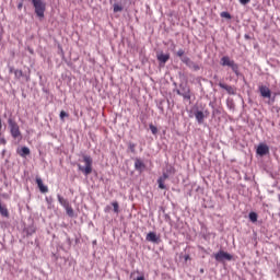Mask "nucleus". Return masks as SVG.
Instances as JSON below:
<instances>
[{"instance_id":"1","label":"nucleus","mask_w":280,"mask_h":280,"mask_svg":"<svg viewBox=\"0 0 280 280\" xmlns=\"http://www.w3.org/2000/svg\"><path fill=\"white\" fill-rule=\"evenodd\" d=\"M83 162L85 166L78 164L79 172H82L84 176H89V174L93 173V158L90 155H83Z\"/></svg>"},{"instance_id":"2","label":"nucleus","mask_w":280,"mask_h":280,"mask_svg":"<svg viewBox=\"0 0 280 280\" xmlns=\"http://www.w3.org/2000/svg\"><path fill=\"white\" fill-rule=\"evenodd\" d=\"M221 67H230L235 75H240V66L229 56H223L221 58Z\"/></svg>"},{"instance_id":"3","label":"nucleus","mask_w":280,"mask_h":280,"mask_svg":"<svg viewBox=\"0 0 280 280\" xmlns=\"http://www.w3.org/2000/svg\"><path fill=\"white\" fill-rule=\"evenodd\" d=\"M32 3L35 8V14H37L39 19H43V16H45V4L43 0H32Z\"/></svg>"},{"instance_id":"4","label":"nucleus","mask_w":280,"mask_h":280,"mask_svg":"<svg viewBox=\"0 0 280 280\" xmlns=\"http://www.w3.org/2000/svg\"><path fill=\"white\" fill-rule=\"evenodd\" d=\"M8 124L10 127L11 137H13V139H19V137H21V129L19 128V124L12 119H9Z\"/></svg>"},{"instance_id":"5","label":"nucleus","mask_w":280,"mask_h":280,"mask_svg":"<svg viewBox=\"0 0 280 280\" xmlns=\"http://www.w3.org/2000/svg\"><path fill=\"white\" fill-rule=\"evenodd\" d=\"M214 259L217 261H224V259H226V261H231V259H233V256L224 250H220L214 255Z\"/></svg>"},{"instance_id":"6","label":"nucleus","mask_w":280,"mask_h":280,"mask_svg":"<svg viewBox=\"0 0 280 280\" xmlns=\"http://www.w3.org/2000/svg\"><path fill=\"white\" fill-rule=\"evenodd\" d=\"M256 152L259 154V156H266V154L270 152V148H268V144L260 143Z\"/></svg>"},{"instance_id":"7","label":"nucleus","mask_w":280,"mask_h":280,"mask_svg":"<svg viewBox=\"0 0 280 280\" xmlns=\"http://www.w3.org/2000/svg\"><path fill=\"white\" fill-rule=\"evenodd\" d=\"M36 185L42 194H47L49 188L43 184V179L40 177H36Z\"/></svg>"},{"instance_id":"8","label":"nucleus","mask_w":280,"mask_h":280,"mask_svg":"<svg viewBox=\"0 0 280 280\" xmlns=\"http://www.w3.org/2000/svg\"><path fill=\"white\" fill-rule=\"evenodd\" d=\"M147 242H152L153 244H159V236L154 232H149L145 237Z\"/></svg>"},{"instance_id":"9","label":"nucleus","mask_w":280,"mask_h":280,"mask_svg":"<svg viewBox=\"0 0 280 280\" xmlns=\"http://www.w3.org/2000/svg\"><path fill=\"white\" fill-rule=\"evenodd\" d=\"M220 89H224L229 95H235V88L224 84V83H219Z\"/></svg>"},{"instance_id":"10","label":"nucleus","mask_w":280,"mask_h":280,"mask_svg":"<svg viewBox=\"0 0 280 280\" xmlns=\"http://www.w3.org/2000/svg\"><path fill=\"white\" fill-rule=\"evenodd\" d=\"M259 92L261 97H271L272 93L270 92V89L268 86L261 85L259 88Z\"/></svg>"},{"instance_id":"11","label":"nucleus","mask_w":280,"mask_h":280,"mask_svg":"<svg viewBox=\"0 0 280 280\" xmlns=\"http://www.w3.org/2000/svg\"><path fill=\"white\" fill-rule=\"evenodd\" d=\"M156 58H158L159 62H161L162 65H165V62H167V60H170V54L160 52L156 55Z\"/></svg>"},{"instance_id":"12","label":"nucleus","mask_w":280,"mask_h":280,"mask_svg":"<svg viewBox=\"0 0 280 280\" xmlns=\"http://www.w3.org/2000/svg\"><path fill=\"white\" fill-rule=\"evenodd\" d=\"M30 148L27 147H22L20 151H18V154L22 156V159H25V156H30Z\"/></svg>"},{"instance_id":"13","label":"nucleus","mask_w":280,"mask_h":280,"mask_svg":"<svg viewBox=\"0 0 280 280\" xmlns=\"http://www.w3.org/2000/svg\"><path fill=\"white\" fill-rule=\"evenodd\" d=\"M135 168L138 170V172H141L142 170H145V164L140 159H137L135 162Z\"/></svg>"},{"instance_id":"14","label":"nucleus","mask_w":280,"mask_h":280,"mask_svg":"<svg viewBox=\"0 0 280 280\" xmlns=\"http://www.w3.org/2000/svg\"><path fill=\"white\" fill-rule=\"evenodd\" d=\"M195 117H196L198 124H202L205 121V113H202V110L196 112Z\"/></svg>"},{"instance_id":"15","label":"nucleus","mask_w":280,"mask_h":280,"mask_svg":"<svg viewBox=\"0 0 280 280\" xmlns=\"http://www.w3.org/2000/svg\"><path fill=\"white\" fill-rule=\"evenodd\" d=\"M0 214L3 215V218H8L10 215L8 208H5V206L1 205V202H0Z\"/></svg>"},{"instance_id":"16","label":"nucleus","mask_w":280,"mask_h":280,"mask_svg":"<svg viewBox=\"0 0 280 280\" xmlns=\"http://www.w3.org/2000/svg\"><path fill=\"white\" fill-rule=\"evenodd\" d=\"M58 202L61 205V207H68L69 201L67 199H65L62 196L58 195Z\"/></svg>"},{"instance_id":"17","label":"nucleus","mask_w":280,"mask_h":280,"mask_svg":"<svg viewBox=\"0 0 280 280\" xmlns=\"http://www.w3.org/2000/svg\"><path fill=\"white\" fill-rule=\"evenodd\" d=\"M66 211H67V214L70 217V218H73V208L71 207V205H68L65 207Z\"/></svg>"},{"instance_id":"18","label":"nucleus","mask_w":280,"mask_h":280,"mask_svg":"<svg viewBox=\"0 0 280 280\" xmlns=\"http://www.w3.org/2000/svg\"><path fill=\"white\" fill-rule=\"evenodd\" d=\"M112 207L114 208V213H119V202L113 201Z\"/></svg>"},{"instance_id":"19","label":"nucleus","mask_w":280,"mask_h":280,"mask_svg":"<svg viewBox=\"0 0 280 280\" xmlns=\"http://www.w3.org/2000/svg\"><path fill=\"white\" fill-rule=\"evenodd\" d=\"M166 174H167L168 176L176 174V168H175L174 166H170V167L166 170Z\"/></svg>"},{"instance_id":"20","label":"nucleus","mask_w":280,"mask_h":280,"mask_svg":"<svg viewBox=\"0 0 280 280\" xmlns=\"http://www.w3.org/2000/svg\"><path fill=\"white\" fill-rule=\"evenodd\" d=\"M124 11V7H121V4H114V12H122Z\"/></svg>"},{"instance_id":"21","label":"nucleus","mask_w":280,"mask_h":280,"mask_svg":"<svg viewBox=\"0 0 280 280\" xmlns=\"http://www.w3.org/2000/svg\"><path fill=\"white\" fill-rule=\"evenodd\" d=\"M14 75L18 80H21V78H23V70H15Z\"/></svg>"},{"instance_id":"22","label":"nucleus","mask_w":280,"mask_h":280,"mask_svg":"<svg viewBox=\"0 0 280 280\" xmlns=\"http://www.w3.org/2000/svg\"><path fill=\"white\" fill-rule=\"evenodd\" d=\"M249 220H250V222H257V213L256 212H250L249 213Z\"/></svg>"},{"instance_id":"23","label":"nucleus","mask_w":280,"mask_h":280,"mask_svg":"<svg viewBox=\"0 0 280 280\" xmlns=\"http://www.w3.org/2000/svg\"><path fill=\"white\" fill-rule=\"evenodd\" d=\"M149 128H150L152 135H156L159 132V129L154 125H150Z\"/></svg>"},{"instance_id":"24","label":"nucleus","mask_w":280,"mask_h":280,"mask_svg":"<svg viewBox=\"0 0 280 280\" xmlns=\"http://www.w3.org/2000/svg\"><path fill=\"white\" fill-rule=\"evenodd\" d=\"M158 185L160 189H165V182L163 179H158Z\"/></svg>"},{"instance_id":"25","label":"nucleus","mask_w":280,"mask_h":280,"mask_svg":"<svg viewBox=\"0 0 280 280\" xmlns=\"http://www.w3.org/2000/svg\"><path fill=\"white\" fill-rule=\"evenodd\" d=\"M170 178V175L167 173H163L161 177H159L160 180H163L164 183Z\"/></svg>"},{"instance_id":"26","label":"nucleus","mask_w":280,"mask_h":280,"mask_svg":"<svg viewBox=\"0 0 280 280\" xmlns=\"http://www.w3.org/2000/svg\"><path fill=\"white\" fill-rule=\"evenodd\" d=\"M222 19H231V13L229 12H222L221 13Z\"/></svg>"},{"instance_id":"27","label":"nucleus","mask_w":280,"mask_h":280,"mask_svg":"<svg viewBox=\"0 0 280 280\" xmlns=\"http://www.w3.org/2000/svg\"><path fill=\"white\" fill-rule=\"evenodd\" d=\"M59 117H60V119H65V117H69V114H67V112H65V110H61Z\"/></svg>"},{"instance_id":"28","label":"nucleus","mask_w":280,"mask_h":280,"mask_svg":"<svg viewBox=\"0 0 280 280\" xmlns=\"http://www.w3.org/2000/svg\"><path fill=\"white\" fill-rule=\"evenodd\" d=\"M177 56H178V58H183V56H185V50L179 49V50L177 51Z\"/></svg>"},{"instance_id":"29","label":"nucleus","mask_w":280,"mask_h":280,"mask_svg":"<svg viewBox=\"0 0 280 280\" xmlns=\"http://www.w3.org/2000/svg\"><path fill=\"white\" fill-rule=\"evenodd\" d=\"M240 3L242 5H247V3H250V0H240Z\"/></svg>"},{"instance_id":"30","label":"nucleus","mask_w":280,"mask_h":280,"mask_svg":"<svg viewBox=\"0 0 280 280\" xmlns=\"http://www.w3.org/2000/svg\"><path fill=\"white\" fill-rule=\"evenodd\" d=\"M135 148H136L135 143H130V144H129V150H130L131 152H135Z\"/></svg>"},{"instance_id":"31","label":"nucleus","mask_w":280,"mask_h":280,"mask_svg":"<svg viewBox=\"0 0 280 280\" xmlns=\"http://www.w3.org/2000/svg\"><path fill=\"white\" fill-rule=\"evenodd\" d=\"M184 259H185V261H189V259H191V257L189 255H185Z\"/></svg>"},{"instance_id":"32","label":"nucleus","mask_w":280,"mask_h":280,"mask_svg":"<svg viewBox=\"0 0 280 280\" xmlns=\"http://www.w3.org/2000/svg\"><path fill=\"white\" fill-rule=\"evenodd\" d=\"M136 280H145V277L140 276V277H138Z\"/></svg>"},{"instance_id":"33","label":"nucleus","mask_w":280,"mask_h":280,"mask_svg":"<svg viewBox=\"0 0 280 280\" xmlns=\"http://www.w3.org/2000/svg\"><path fill=\"white\" fill-rule=\"evenodd\" d=\"M0 143H2L3 145H5V139H0Z\"/></svg>"},{"instance_id":"34","label":"nucleus","mask_w":280,"mask_h":280,"mask_svg":"<svg viewBox=\"0 0 280 280\" xmlns=\"http://www.w3.org/2000/svg\"><path fill=\"white\" fill-rule=\"evenodd\" d=\"M23 8V3L18 4V10H21Z\"/></svg>"},{"instance_id":"35","label":"nucleus","mask_w":280,"mask_h":280,"mask_svg":"<svg viewBox=\"0 0 280 280\" xmlns=\"http://www.w3.org/2000/svg\"><path fill=\"white\" fill-rule=\"evenodd\" d=\"M1 128H3V125L1 124V118H0V130H1Z\"/></svg>"},{"instance_id":"36","label":"nucleus","mask_w":280,"mask_h":280,"mask_svg":"<svg viewBox=\"0 0 280 280\" xmlns=\"http://www.w3.org/2000/svg\"><path fill=\"white\" fill-rule=\"evenodd\" d=\"M200 248V250H205V247H199Z\"/></svg>"},{"instance_id":"37","label":"nucleus","mask_w":280,"mask_h":280,"mask_svg":"<svg viewBox=\"0 0 280 280\" xmlns=\"http://www.w3.org/2000/svg\"><path fill=\"white\" fill-rule=\"evenodd\" d=\"M185 97H187V100H189L190 98V96L188 95V96H185Z\"/></svg>"},{"instance_id":"38","label":"nucleus","mask_w":280,"mask_h":280,"mask_svg":"<svg viewBox=\"0 0 280 280\" xmlns=\"http://www.w3.org/2000/svg\"><path fill=\"white\" fill-rule=\"evenodd\" d=\"M195 69H199V67H198V66H196V67H195Z\"/></svg>"}]
</instances>
